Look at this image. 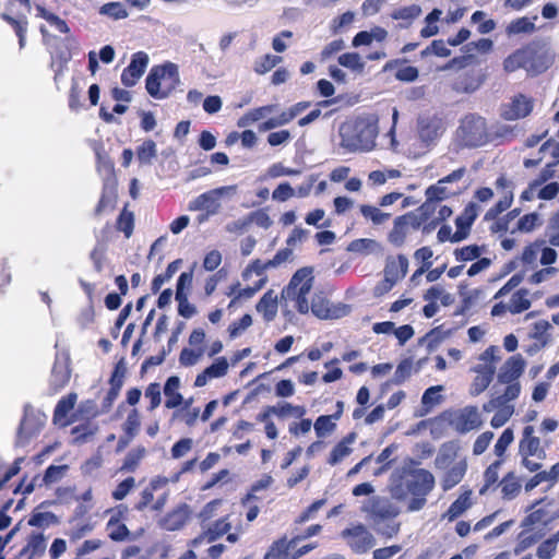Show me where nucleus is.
Masks as SVG:
<instances>
[{"mask_svg": "<svg viewBox=\"0 0 559 559\" xmlns=\"http://www.w3.org/2000/svg\"><path fill=\"white\" fill-rule=\"evenodd\" d=\"M71 371L64 364L56 362L52 367L49 384L53 392L62 390L70 381Z\"/></svg>", "mask_w": 559, "mask_h": 559, "instance_id": "35", "label": "nucleus"}, {"mask_svg": "<svg viewBox=\"0 0 559 559\" xmlns=\"http://www.w3.org/2000/svg\"><path fill=\"white\" fill-rule=\"evenodd\" d=\"M134 213L128 210V204L123 206L116 221V229L121 231L129 239L134 230Z\"/></svg>", "mask_w": 559, "mask_h": 559, "instance_id": "42", "label": "nucleus"}, {"mask_svg": "<svg viewBox=\"0 0 559 559\" xmlns=\"http://www.w3.org/2000/svg\"><path fill=\"white\" fill-rule=\"evenodd\" d=\"M525 360L520 355L509 357L500 367L497 382L504 384L506 388L501 394L492 396L487 403L483 405V411L490 413L496 411V414L490 420L493 428H500L508 423L514 414V405L512 401L516 400L521 394L520 377L525 370Z\"/></svg>", "mask_w": 559, "mask_h": 559, "instance_id": "1", "label": "nucleus"}, {"mask_svg": "<svg viewBox=\"0 0 559 559\" xmlns=\"http://www.w3.org/2000/svg\"><path fill=\"white\" fill-rule=\"evenodd\" d=\"M59 519L58 516L52 512H33L32 515L28 519L27 524L29 526L34 527H41L46 528L51 525L58 524Z\"/></svg>", "mask_w": 559, "mask_h": 559, "instance_id": "51", "label": "nucleus"}, {"mask_svg": "<svg viewBox=\"0 0 559 559\" xmlns=\"http://www.w3.org/2000/svg\"><path fill=\"white\" fill-rule=\"evenodd\" d=\"M441 385H435L428 388L423 396H421V404L426 413H429L435 406L441 403L442 396L440 395V392L442 391Z\"/></svg>", "mask_w": 559, "mask_h": 559, "instance_id": "54", "label": "nucleus"}, {"mask_svg": "<svg viewBox=\"0 0 559 559\" xmlns=\"http://www.w3.org/2000/svg\"><path fill=\"white\" fill-rule=\"evenodd\" d=\"M146 456V449L143 445H138L130 450L123 459L119 472L134 473L141 465V462Z\"/></svg>", "mask_w": 559, "mask_h": 559, "instance_id": "36", "label": "nucleus"}, {"mask_svg": "<svg viewBox=\"0 0 559 559\" xmlns=\"http://www.w3.org/2000/svg\"><path fill=\"white\" fill-rule=\"evenodd\" d=\"M148 61L146 52L138 51L133 53L129 66L121 73V83L126 87L134 86L145 72Z\"/></svg>", "mask_w": 559, "mask_h": 559, "instance_id": "15", "label": "nucleus"}, {"mask_svg": "<svg viewBox=\"0 0 559 559\" xmlns=\"http://www.w3.org/2000/svg\"><path fill=\"white\" fill-rule=\"evenodd\" d=\"M408 270V260L404 254H397L395 258H388L384 266V277L377 287L379 294L390 292L393 286L405 277Z\"/></svg>", "mask_w": 559, "mask_h": 559, "instance_id": "13", "label": "nucleus"}, {"mask_svg": "<svg viewBox=\"0 0 559 559\" xmlns=\"http://www.w3.org/2000/svg\"><path fill=\"white\" fill-rule=\"evenodd\" d=\"M480 425L481 420L475 407L466 408L456 421V428L460 432L478 429Z\"/></svg>", "mask_w": 559, "mask_h": 559, "instance_id": "38", "label": "nucleus"}, {"mask_svg": "<svg viewBox=\"0 0 559 559\" xmlns=\"http://www.w3.org/2000/svg\"><path fill=\"white\" fill-rule=\"evenodd\" d=\"M203 355L204 347H198L195 349L185 347L180 352L179 362L181 366L190 367L195 365Z\"/></svg>", "mask_w": 559, "mask_h": 559, "instance_id": "64", "label": "nucleus"}, {"mask_svg": "<svg viewBox=\"0 0 559 559\" xmlns=\"http://www.w3.org/2000/svg\"><path fill=\"white\" fill-rule=\"evenodd\" d=\"M523 277L520 274L512 275L508 282L495 294L493 299L506 297L510 293L512 296L509 301V312L518 314L531 308L530 292L526 288L514 290L522 282Z\"/></svg>", "mask_w": 559, "mask_h": 559, "instance_id": "10", "label": "nucleus"}, {"mask_svg": "<svg viewBox=\"0 0 559 559\" xmlns=\"http://www.w3.org/2000/svg\"><path fill=\"white\" fill-rule=\"evenodd\" d=\"M157 155L156 143L153 140H145L136 148V158L142 165L152 164L153 159Z\"/></svg>", "mask_w": 559, "mask_h": 559, "instance_id": "53", "label": "nucleus"}, {"mask_svg": "<svg viewBox=\"0 0 559 559\" xmlns=\"http://www.w3.org/2000/svg\"><path fill=\"white\" fill-rule=\"evenodd\" d=\"M1 19L7 22L15 32L16 36L19 37V45L21 48L25 45V38H26V32H27V25L28 22L25 16L22 19H15L11 16L8 13H2Z\"/></svg>", "mask_w": 559, "mask_h": 559, "instance_id": "46", "label": "nucleus"}, {"mask_svg": "<svg viewBox=\"0 0 559 559\" xmlns=\"http://www.w3.org/2000/svg\"><path fill=\"white\" fill-rule=\"evenodd\" d=\"M479 85L480 80L473 72H465L454 80L452 88L457 93H473Z\"/></svg>", "mask_w": 559, "mask_h": 559, "instance_id": "40", "label": "nucleus"}, {"mask_svg": "<svg viewBox=\"0 0 559 559\" xmlns=\"http://www.w3.org/2000/svg\"><path fill=\"white\" fill-rule=\"evenodd\" d=\"M538 214L537 213H528L519 218L515 227L511 228V234L520 233H530L535 229L538 224Z\"/></svg>", "mask_w": 559, "mask_h": 559, "instance_id": "61", "label": "nucleus"}, {"mask_svg": "<svg viewBox=\"0 0 559 559\" xmlns=\"http://www.w3.org/2000/svg\"><path fill=\"white\" fill-rule=\"evenodd\" d=\"M467 471L466 460H461L448 468L441 479V487L444 491L452 489L462 481Z\"/></svg>", "mask_w": 559, "mask_h": 559, "instance_id": "34", "label": "nucleus"}, {"mask_svg": "<svg viewBox=\"0 0 559 559\" xmlns=\"http://www.w3.org/2000/svg\"><path fill=\"white\" fill-rule=\"evenodd\" d=\"M281 62L282 57L267 53L255 60L253 70L257 74H265Z\"/></svg>", "mask_w": 559, "mask_h": 559, "instance_id": "56", "label": "nucleus"}, {"mask_svg": "<svg viewBox=\"0 0 559 559\" xmlns=\"http://www.w3.org/2000/svg\"><path fill=\"white\" fill-rule=\"evenodd\" d=\"M436 213L437 215L433 214L425 222L424 234L433 231L442 222L447 221L453 212L450 206L439 204Z\"/></svg>", "mask_w": 559, "mask_h": 559, "instance_id": "47", "label": "nucleus"}, {"mask_svg": "<svg viewBox=\"0 0 559 559\" xmlns=\"http://www.w3.org/2000/svg\"><path fill=\"white\" fill-rule=\"evenodd\" d=\"M99 13L107 15L112 20H122L128 17V11L121 2H108L100 7Z\"/></svg>", "mask_w": 559, "mask_h": 559, "instance_id": "60", "label": "nucleus"}, {"mask_svg": "<svg viewBox=\"0 0 559 559\" xmlns=\"http://www.w3.org/2000/svg\"><path fill=\"white\" fill-rule=\"evenodd\" d=\"M479 206L469 202L463 212L455 218L456 230L454 233V240H464L468 237L471 228L478 216Z\"/></svg>", "mask_w": 559, "mask_h": 559, "instance_id": "19", "label": "nucleus"}, {"mask_svg": "<svg viewBox=\"0 0 559 559\" xmlns=\"http://www.w3.org/2000/svg\"><path fill=\"white\" fill-rule=\"evenodd\" d=\"M297 543L298 542L295 536L289 540L286 536L281 537L272 543L264 559H294V552H292V549Z\"/></svg>", "mask_w": 559, "mask_h": 559, "instance_id": "28", "label": "nucleus"}, {"mask_svg": "<svg viewBox=\"0 0 559 559\" xmlns=\"http://www.w3.org/2000/svg\"><path fill=\"white\" fill-rule=\"evenodd\" d=\"M312 267L298 269L290 277L288 284L282 289L281 301L283 307H292L300 314L310 311L309 295L313 287Z\"/></svg>", "mask_w": 559, "mask_h": 559, "instance_id": "3", "label": "nucleus"}, {"mask_svg": "<svg viewBox=\"0 0 559 559\" xmlns=\"http://www.w3.org/2000/svg\"><path fill=\"white\" fill-rule=\"evenodd\" d=\"M427 219L417 209L395 217L388 234V241L396 248L402 247L413 231L421 229L424 233Z\"/></svg>", "mask_w": 559, "mask_h": 559, "instance_id": "9", "label": "nucleus"}, {"mask_svg": "<svg viewBox=\"0 0 559 559\" xmlns=\"http://www.w3.org/2000/svg\"><path fill=\"white\" fill-rule=\"evenodd\" d=\"M181 262L182 261L180 259L170 262L164 273L158 274L153 278L151 284V290L153 294L158 293L164 283L168 282L175 275L179 270Z\"/></svg>", "mask_w": 559, "mask_h": 559, "instance_id": "48", "label": "nucleus"}, {"mask_svg": "<svg viewBox=\"0 0 559 559\" xmlns=\"http://www.w3.org/2000/svg\"><path fill=\"white\" fill-rule=\"evenodd\" d=\"M519 454L521 456V464L528 472H537L542 468V464L533 461L531 457L535 456L538 460L546 459V450L542 444L539 437L535 435V428L527 425L522 430V437L519 442Z\"/></svg>", "mask_w": 559, "mask_h": 559, "instance_id": "8", "label": "nucleus"}, {"mask_svg": "<svg viewBox=\"0 0 559 559\" xmlns=\"http://www.w3.org/2000/svg\"><path fill=\"white\" fill-rule=\"evenodd\" d=\"M43 428V423L36 419L34 414H25L19 427V437L28 440L36 436Z\"/></svg>", "mask_w": 559, "mask_h": 559, "instance_id": "41", "label": "nucleus"}, {"mask_svg": "<svg viewBox=\"0 0 559 559\" xmlns=\"http://www.w3.org/2000/svg\"><path fill=\"white\" fill-rule=\"evenodd\" d=\"M539 53L535 44H527L511 55H509L503 61V69L507 72H514L519 69H526L532 71H537L539 69L538 64Z\"/></svg>", "mask_w": 559, "mask_h": 559, "instance_id": "12", "label": "nucleus"}, {"mask_svg": "<svg viewBox=\"0 0 559 559\" xmlns=\"http://www.w3.org/2000/svg\"><path fill=\"white\" fill-rule=\"evenodd\" d=\"M189 518V507L187 504H181L165 514L160 521V526L166 531H177L186 525Z\"/></svg>", "mask_w": 559, "mask_h": 559, "instance_id": "25", "label": "nucleus"}, {"mask_svg": "<svg viewBox=\"0 0 559 559\" xmlns=\"http://www.w3.org/2000/svg\"><path fill=\"white\" fill-rule=\"evenodd\" d=\"M117 192L114 189L104 188L95 206L94 214L96 216L102 215L105 212L112 211L117 203Z\"/></svg>", "mask_w": 559, "mask_h": 559, "instance_id": "43", "label": "nucleus"}, {"mask_svg": "<svg viewBox=\"0 0 559 559\" xmlns=\"http://www.w3.org/2000/svg\"><path fill=\"white\" fill-rule=\"evenodd\" d=\"M435 476L425 468H415L408 471L405 478V489L412 495V499L407 504L411 512L421 510L426 502L427 496L435 488Z\"/></svg>", "mask_w": 559, "mask_h": 559, "instance_id": "6", "label": "nucleus"}, {"mask_svg": "<svg viewBox=\"0 0 559 559\" xmlns=\"http://www.w3.org/2000/svg\"><path fill=\"white\" fill-rule=\"evenodd\" d=\"M377 134V119L356 118L340 127L342 145L353 152L372 150Z\"/></svg>", "mask_w": 559, "mask_h": 559, "instance_id": "4", "label": "nucleus"}, {"mask_svg": "<svg viewBox=\"0 0 559 559\" xmlns=\"http://www.w3.org/2000/svg\"><path fill=\"white\" fill-rule=\"evenodd\" d=\"M442 185L438 181L436 185L429 186L425 191L426 201L417 210L426 218L436 214L439 203L450 195V192Z\"/></svg>", "mask_w": 559, "mask_h": 559, "instance_id": "17", "label": "nucleus"}, {"mask_svg": "<svg viewBox=\"0 0 559 559\" xmlns=\"http://www.w3.org/2000/svg\"><path fill=\"white\" fill-rule=\"evenodd\" d=\"M444 130V121L438 115L425 117L418 121L419 138L426 143L433 142Z\"/></svg>", "mask_w": 559, "mask_h": 559, "instance_id": "20", "label": "nucleus"}, {"mask_svg": "<svg viewBox=\"0 0 559 559\" xmlns=\"http://www.w3.org/2000/svg\"><path fill=\"white\" fill-rule=\"evenodd\" d=\"M231 528L230 522H228L227 516L221 518L216 520L207 530H205L201 535L191 540V546L197 547L203 540L207 543H213L224 534H227Z\"/></svg>", "mask_w": 559, "mask_h": 559, "instance_id": "24", "label": "nucleus"}, {"mask_svg": "<svg viewBox=\"0 0 559 559\" xmlns=\"http://www.w3.org/2000/svg\"><path fill=\"white\" fill-rule=\"evenodd\" d=\"M504 459H497L484 472V484L479 488V495H486L490 488H497L499 479V471Z\"/></svg>", "mask_w": 559, "mask_h": 559, "instance_id": "37", "label": "nucleus"}, {"mask_svg": "<svg viewBox=\"0 0 559 559\" xmlns=\"http://www.w3.org/2000/svg\"><path fill=\"white\" fill-rule=\"evenodd\" d=\"M495 376L488 374L487 372L484 373H476L475 378L473 379L469 388V393L473 396H477L481 394L492 382Z\"/></svg>", "mask_w": 559, "mask_h": 559, "instance_id": "63", "label": "nucleus"}, {"mask_svg": "<svg viewBox=\"0 0 559 559\" xmlns=\"http://www.w3.org/2000/svg\"><path fill=\"white\" fill-rule=\"evenodd\" d=\"M267 282V276L260 277V280L254 283L253 286H247L245 288H241L240 283L237 282L229 286L228 292L226 293L227 296L233 297L228 308H233L236 306L238 301L241 299H250L252 298Z\"/></svg>", "mask_w": 559, "mask_h": 559, "instance_id": "23", "label": "nucleus"}, {"mask_svg": "<svg viewBox=\"0 0 559 559\" xmlns=\"http://www.w3.org/2000/svg\"><path fill=\"white\" fill-rule=\"evenodd\" d=\"M534 31L535 24L526 16L515 19L507 26V33L510 35L533 33Z\"/></svg>", "mask_w": 559, "mask_h": 559, "instance_id": "59", "label": "nucleus"}, {"mask_svg": "<svg viewBox=\"0 0 559 559\" xmlns=\"http://www.w3.org/2000/svg\"><path fill=\"white\" fill-rule=\"evenodd\" d=\"M76 399L78 396L75 393H69L58 401L53 411L55 423H59L61 419L68 416V414L74 408Z\"/></svg>", "mask_w": 559, "mask_h": 559, "instance_id": "44", "label": "nucleus"}, {"mask_svg": "<svg viewBox=\"0 0 559 559\" xmlns=\"http://www.w3.org/2000/svg\"><path fill=\"white\" fill-rule=\"evenodd\" d=\"M141 427V417L136 408H132L122 424L123 433L129 435L133 438L136 437Z\"/></svg>", "mask_w": 559, "mask_h": 559, "instance_id": "57", "label": "nucleus"}, {"mask_svg": "<svg viewBox=\"0 0 559 559\" xmlns=\"http://www.w3.org/2000/svg\"><path fill=\"white\" fill-rule=\"evenodd\" d=\"M497 488L500 489L502 500L511 501L521 493L522 483L514 472H508L498 483Z\"/></svg>", "mask_w": 559, "mask_h": 559, "instance_id": "26", "label": "nucleus"}, {"mask_svg": "<svg viewBox=\"0 0 559 559\" xmlns=\"http://www.w3.org/2000/svg\"><path fill=\"white\" fill-rule=\"evenodd\" d=\"M500 348L496 345L487 347L478 357V364L472 368L475 373H484L495 376L497 364L500 361Z\"/></svg>", "mask_w": 559, "mask_h": 559, "instance_id": "22", "label": "nucleus"}, {"mask_svg": "<svg viewBox=\"0 0 559 559\" xmlns=\"http://www.w3.org/2000/svg\"><path fill=\"white\" fill-rule=\"evenodd\" d=\"M270 411L273 412V415H276L280 418H285L287 416L301 418L307 413L304 405H293L288 402H284L277 406H270Z\"/></svg>", "mask_w": 559, "mask_h": 559, "instance_id": "45", "label": "nucleus"}, {"mask_svg": "<svg viewBox=\"0 0 559 559\" xmlns=\"http://www.w3.org/2000/svg\"><path fill=\"white\" fill-rule=\"evenodd\" d=\"M421 14V8L418 4H411L407 7L399 8L391 13V17L396 21H403L401 27L407 28L414 20Z\"/></svg>", "mask_w": 559, "mask_h": 559, "instance_id": "39", "label": "nucleus"}, {"mask_svg": "<svg viewBox=\"0 0 559 559\" xmlns=\"http://www.w3.org/2000/svg\"><path fill=\"white\" fill-rule=\"evenodd\" d=\"M179 83L180 76L177 64L165 62L151 68L145 80V88L154 99H165L176 90Z\"/></svg>", "mask_w": 559, "mask_h": 559, "instance_id": "5", "label": "nucleus"}, {"mask_svg": "<svg viewBox=\"0 0 559 559\" xmlns=\"http://www.w3.org/2000/svg\"><path fill=\"white\" fill-rule=\"evenodd\" d=\"M168 484V479L166 477L157 476L153 478L148 485L141 491L140 498L134 504V509L138 511L145 510L148 506L152 504L154 500V492L159 488L165 487Z\"/></svg>", "mask_w": 559, "mask_h": 559, "instance_id": "33", "label": "nucleus"}, {"mask_svg": "<svg viewBox=\"0 0 559 559\" xmlns=\"http://www.w3.org/2000/svg\"><path fill=\"white\" fill-rule=\"evenodd\" d=\"M46 550V539L43 533H32L26 545L20 550L19 559H35L44 555Z\"/></svg>", "mask_w": 559, "mask_h": 559, "instance_id": "27", "label": "nucleus"}, {"mask_svg": "<svg viewBox=\"0 0 559 559\" xmlns=\"http://www.w3.org/2000/svg\"><path fill=\"white\" fill-rule=\"evenodd\" d=\"M224 188L206 191L193 199L188 209L190 211H206L207 214H215L219 207L218 198L223 194Z\"/></svg>", "mask_w": 559, "mask_h": 559, "instance_id": "21", "label": "nucleus"}, {"mask_svg": "<svg viewBox=\"0 0 559 559\" xmlns=\"http://www.w3.org/2000/svg\"><path fill=\"white\" fill-rule=\"evenodd\" d=\"M359 211L362 217L366 221H370L373 225H381L391 217L390 213H384L380 209L368 204L360 205Z\"/></svg>", "mask_w": 559, "mask_h": 559, "instance_id": "50", "label": "nucleus"}, {"mask_svg": "<svg viewBox=\"0 0 559 559\" xmlns=\"http://www.w3.org/2000/svg\"><path fill=\"white\" fill-rule=\"evenodd\" d=\"M180 379L177 376H171L166 380L164 385V394L166 396L165 407L168 409H174L179 407L183 403V396L179 392L180 389Z\"/></svg>", "mask_w": 559, "mask_h": 559, "instance_id": "32", "label": "nucleus"}, {"mask_svg": "<svg viewBox=\"0 0 559 559\" xmlns=\"http://www.w3.org/2000/svg\"><path fill=\"white\" fill-rule=\"evenodd\" d=\"M513 202V193L509 190L495 205L485 214L484 219L489 222L496 219L502 212L507 211Z\"/></svg>", "mask_w": 559, "mask_h": 559, "instance_id": "52", "label": "nucleus"}, {"mask_svg": "<svg viewBox=\"0 0 559 559\" xmlns=\"http://www.w3.org/2000/svg\"><path fill=\"white\" fill-rule=\"evenodd\" d=\"M255 309L260 314H262L265 322L273 321L278 310V296L273 289H269L260 298L255 305Z\"/></svg>", "mask_w": 559, "mask_h": 559, "instance_id": "29", "label": "nucleus"}, {"mask_svg": "<svg viewBox=\"0 0 559 559\" xmlns=\"http://www.w3.org/2000/svg\"><path fill=\"white\" fill-rule=\"evenodd\" d=\"M472 490L465 489L460 496L450 504L448 510L443 513L442 519L448 522H453L460 518L465 511L472 507Z\"/></svg>", "mask_w": 559, "mask_h": 559, "instance_id": "30", "label": "nucleus"}, {"mask_svg": "<svg viewBox=\"0 0 559 559\" xmlns=\"http://www.w3.org/2000/svg\"><path fill=\"white\" fill-rule=\"evenodd\" d=\"M341 537L353 552L367 554L376 546V537L362 523H355L341 532Z\"/></svg>", "mask_w": 559, "mask_h": 559, "instance_id": "11", "label": "nucleus"}, {"mask_svg": "<svg viewBox=\"0 0 559 559\" xmlns=\"http://www.w3.org/2000/svg\"><path fill=\"white\" fill-rule=\"evenodd\" d=\"M485 251V248L478 245H468L464 246L462 248H456L453 251V255L456 261L459 262H468L474 261L478 259L483 252Z\"/></svg>", "mask_w": 559, "mask_h": 559, "instance_id": "49", "label": "nucleus"}, {"mask_svg": "<svg viewBox=\"0 0 559 559\" xmlns=\"http://www.w3.org/2000/svg\"><path fill=\"white\" fill-rule=\"evenodd\" d=\"M126 511L127 507L124 506H119L116 509L107 511V513H111V516L106 524V531L108 532V537L114 542H122L130 535L127 525L120 522Z\"/></svg>", "mask_w": 559, "mask_h": 559, "instance_id": "18", "label": "nucleus"}, {"mask_svg": "<svg viewBox=\"0 0 559 559\" xmlns=\"http://www.w3.org/2000/svg\"><path fill=\"white\" fill-rule=\"evenodd\" d=\"M533 106V99L520 93L503 106L501 117L508 121L525 118L532 112Z\"/></svg>", "mask_w": 559, "mask_h": 559, "instance_id": "16", "label": "nucleus"}, {"mask_svg": "<svg viewBox=\"0 0 559 559\" xmlns=\"http://www.w3.org/2000/svg\"><path fill=\"white\" fill-rule=\"evenodd\" d=\"M356 439L355 432H349L345 437H343L332 449L330 455L326 460V463L331 466H334L341 463L345 457H347L353 449L349 447Z\"/></svg>", "mask_w": 559, "mask_h": 559, "instance_id": "31", "label": "nucleus"}, {"mask_svg": "<svg viewBox=\"0 0 559 559\" xmlns=\"http://www.w3.org/2000/svg\"><path fill=\"white\" fill-rule=\"evenodd\" d=\"M310 310L317 318L321 320L340 319L349 311L348 306L338 304L331 305L322 295H314L311 299Z\"/></svg>", "mask_w": 559, "mask_h": 559, "instance_id": "14", "label": "nucleus"}, {"mask_svg": "<svg viewBox=\"0 0 559 559\" xmlns=\"http://www.w3.org/2000/svg\"><path fill=\"white\" fill-rule=\"evenodd\" d=\"M273 477L270 474H264L259 480L254 481L248 493L241 499V503L250 502V500H261L257 492L262 489H267L273 484Z\"/></svg>", "mask_w": 559, "mask_h": 559, "instance_id": "55", "label": "nucleus"}, {"mask_svg": "<svg viewBox=\"0 0 559 559\" xmlns=\"http://www.w3.org/2000/svg\"><path fill=\"white\" fill-rule=\"evenodd\" d=\"M333 417L331 415H321L319 416L314 424V431L319 438L324 437L333 432L336 428V424L333 423Z\"/></svg>", "mask_w": 559, "mask_h": 559, "instance_id": "62", "label": "nucleus"}, {"mask_svg": "<svg viewBox=\"0 0 559 559\" xmlns=\"http://www.w3.org/2000/svg\"><path fill=\"white\" fill-rule=\"evenodd\" d=\"M355 20V14L352 11H346L343 14L334 17L330 24V31L333 35L340 34L348 28Z\"/></svg>", "mask_w": 559, "mask_h": 559, "instance_id": "58", "label": "nucleus"}, {"mask_svg": "<svg viewBox=\"0 0 559 559\" xmlns=\"http://www.w3.org/2000/svg\"><path fill=\"white\" fill-rule=\"evenodd\" d=\"M457 136L466 147H479L490 141L486 119L476 114H468L461 119Z\"/></svg>", "mask_w": 559, "mask_h": 559, "instance_id": "7", "label": "nucleus"}, {"mask_svg": "<svg viewBox=\"0 0 559 559\" xmlns=\"http://www.w3.org/2000/svg\"><path fill=\"white\" fill-rule=\"evenodd\" d=\"M368 520L374 532L384 540L397 536L401 522L396 520L400 509L385 497H372L365 507Z\"/></svg>", "mask_w": 559, "mask_h": 559, "instance_id": "2", "label": "nucleus"}]
</instances>
